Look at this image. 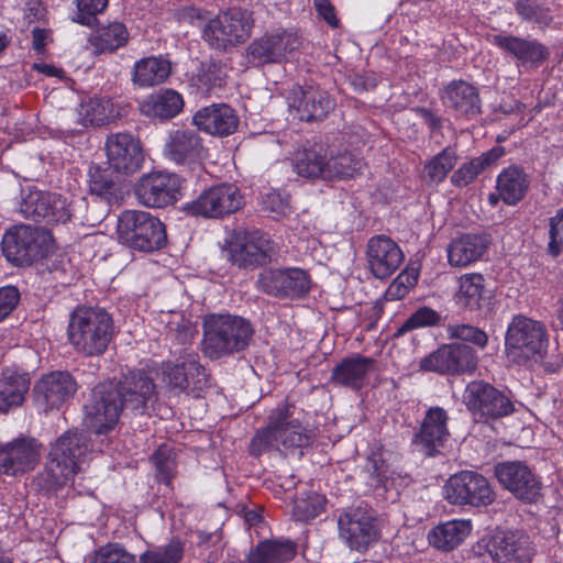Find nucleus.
Segmentation results:
<instances>
[{
    "mask_svg": "<svg viewBox=\"0 0 563 563\" xmlns=\"http://www.w3.org/2000/svg\"><path fill=\"white\" fill-rule=\"evenodd\" d=\"M448 420V413L441 407L428 409L419 430L412 438L411 443L415 450L426 456L438 454L449 437Z\"/></svg>",
    "mask_w": 563,
    "mask_h": 563,
    "instance_id": "cd10ccee",
    "label": "nucleus"
},
{
    "mask_svg": "<svg viewBox=\"0 0 563 563\" xmlns=\"http://www.w3.org/2000/svg\"><path fill=\"white\" fill-rule=\"evenodd\" d=\"M318 14L332 27H336L339 20L336 19L334 7L329 0H313Z\"/></svg>",
    "mask_w": 563,
    "mask_h": 563,
    "instance_id": "69168bd1",
    "label": "nucleus"
},
{
    "mask_svg": "<svg viewBox=\"0 0 563 563\" xmlns=\"http://www.w3.org/2000/svg\"><path fill=\"white\" fill-rule=\"evenodd\" d=\"M31 375L18 366H5L0 372V412L22 406L30 390Z\"/></svg>",
    "mask_w": 563,
    "mask_h": 563,
    "instance_id": "7c9ffc66",
    "label": "nucleus"
},
{
    "mask_svg": "<svg viewBox=\"0 0 563 563\" xmlns=\"http://www.w3.org/2000/svg\"><path fill=\"white\" fill-rule=\"evenodd\" d=\"M53 236L44 228L15 227L3 235L2 252L8 262L18 267L31 266L51 249Z\"/></svg>",
    "mask_w": 563,
    "mask_h": 563,
    "instance_id": "9d476101",
    "label": "nucleus"
},
{
    "mask_svg": "<svg viewBox=\"0 0 563 563\" xmlns=\"http://www.w3.org/2000/svg\"><path fill=\"white\" fill-rule=\"evenodd\" d=\"M464 401L470 411L485 419L504 418L515 411L509 396L484 380L467 384Z\"/></svg>",
    "mask_w": 563,
    "mask_h": 563,
    "instance_id": "dca6fc26",
    "label": "nucleus"
},
{
    "mask_svg": "<svg viewBox=\"0 0 563 563\" xmlns=\"http://www.w3.org/2000/svg\"><path fill=\"white\" fill-rule=\"evenodd\" d=\"M89 563H136V559L122 544L107 543L90 555Z\"/></svg>",
    "mask_w": 563,
    "mask_h": 563,
    "instance_id": "5fc2aeb1",
    "label": "nucleus"
},
{
    "mask_svg": "<svg viewBox=\"0 0 563 563\" xmlns=\"http://www.w3.org/2000/svg\"><path fill=\"white\" fill-rule=\"evenodd\" d=\"M530 180L522 168L511 165L504 168L496 179V189L504 203L516 206L528 192Z\"/></svg>",
    "mask_w": 563,
    "mask_h": 563,
    "instance_id": "58836bf2",
    "label": "nucleus"
},
{
    "mask_svg": "<svg viewBox=\"0 0 563 563\" xmlns=\"http://www.w3.org/2000/svg\"><path fill=\"white\" fill-rule=\"evenodd\" d=\"M201 137L192 130L172 131L164 145V155L176 164L187 165L201 157Z\"/></svg>",
    "mask_w": 563,
    "mask_h": 563,
    "instance_id": "473e14b6",
    "label": "nucleus"
},
{
    "mask_svg": "<svg viewBox=\"0 0 563 563\" xmlns=\"http://www.w3.org/2000/svg\"><path fill=\"white\" fill-rule=\"evenodd\" d=\"M488 244L485 234H463L448 245V262L453 267H466L484 255Z\"/></svg>",
    "mask_w": 563,
    "mask_h": 563,
    "instance_id": "72a5a7b5",
    "label": "nucleus"
},
{
    "mask_svg": "<svg viewBox=\"0 0 563 563\" xmlns=\"http://www.w3.org/2000/svg\"><path fill=\"white\" fill-rule=\"evenodd\" d=\"M222 254L233 266L254 271L273 262L277 255V246L260 230L238 228L225 238Z\"/></svg>",
    "mask_w": 563,
    "mask_h": 563,
    "instance_id": "0eeeda50",
    "label": "nucleus"
},
{
    "mask_svg": "<svg viewBox=\"0 0 563 563\" xmlns=\"http://www.w3.org/2000/svg\"><path fill=\"white\" fill-rule=\"evenodd\" d=\"M297 554V544L289 539H268L252 548L245 563H288Z\"/></svg>",
    "mask_w": 563,
    "mask_h": 563,
    "instance_id": "4c0bfd02",
    "label": "nucleus"
},
{
    "mask_svg": "<svg viewBox=\"0 0 563 563\" xmlns=\"http://www.w3.org/2000/svg\"><path fill=\"white\" fill-rule=\"evenodd\" d=\"M263 209L276 216L285 214L288 210V200L283 198L279 192L272 191L262 199Z\"/></svg>",
    "mask_w": 563,
    "mask_h": 563,
    "instance_id": "e2e57ef3",
    "label": "nucleus"
},
{
    "mask_svg": "<svg viewBox=\"0 0 563 563\" xmlns=\"http://www.w3.org/2000/svg\"><path fill=\"white\" fill-rule=\"evenodd\" d=\"M457 162V155L452 147H445L434 155L424 166V177L433 184L442 183Z\"/></svg>",
    "mask_w": 563,
    "mask_h": 563,
    "instance_id": "09e8293b",
    "label": "nucleus"
},
{
    "mask_svg": "<svg viewBox=\"0 0 563 563\" xmlns=\"http://www.w3.org/2000/svg\"><path fill=\"white\" fill-rule=\"evenodd\" d=\"M42 444L34 438H16L0 445V475L20 476L32 470L41 460Z\"/></svg>",
    "mask_w": 563,
    "mask_h": 563,
    "instance_id": "5701e85b",
    "label": "nucleus"
},
{
    "mask_svg": "<svg viewBox=\"0 0 563 563\" xmlns=\"http://www.w3.org/2000/svg\"><path fill=\"white\" fill-rule=\"evenodd\" d=\"M492 43L522 66L538 68L550 57L549 48L537 38L500 32L493 35Z\"/></svg>",
    "mask_w": 563,
    "mask_h": 563,
    "instance_id": "b1692460",
    "label": "nucleus"
},
{
    "mask_svg": "<svg viewBox=\"0 0 563 563\" xmlns=\"http://www.w3.org/2000/svg\"><path fill=\"white\" fill-rule=\"evenodd\" d=\"M47 31L45 29L35 27L32 31V46L37 54H43L46 45Z\"/></svg>",
    "mask_w": 563,
    "mask_h": 563,
    "instance_id": "338daca9",
    "label": "nucleus"
},
{
    "mask_svg": "<svg viewBox=\"0 0 563 563\" xmlns=\"http://www.w3.org/2000/svg\"><path fill=\"white\" fill-rule=\"evenodd\" d=\"M243 206V197L233 184H220L203 190L186 206L188 214L203 218H222L236 212Z\"/></svg>",
    "mask_w": 563,
    "mask_h": 563,
    "instance_id": "f3484780",
    "label": "nucleus"
},
{
    "mask_svg": "<svg viewBox=\"0 0 563 563\" xmlns=\"http://www.w3.org/2000/svg\"><path fill=\"white\" fill-rule=\"evenodd\" d=\"M84 120L92 125L108 124L124 113V107L109 97H96L82 104Z\"/></svg>",
    "mask_w": 563,
    "mask_h": 563,
    "instance_id": "37998d69",
    "label": "nucleus"
},
{
    "mask_svg": "<svg viewBox=\"0 0 563 563\" xmlns=\"http://www.w3.org/2000/svg\"><path fill=\"white\" fill-rule=\"evenodd\" d=\"M443 106L456 115L472 120L482 113L478 88L465 80H452L441 92Z\"/></svg>",
    "mask_w": 563,
    "mask_h": 563,
    "instance_id": "c756f323",
    "label": "nucleus"
},
{
    "mask_svg": "<svg viewBox=\"0 0 563 563\" xmlns=\"http://www.w3.org/2000/svg\"><path fill=\"white\" fill-rule=\"evenodd\" d=\"M325 498L317 493H307L294 501L292 518L296 521L309 522L324 509Z\"/></svg>",
    "mask_w": 563,
    "mask_h": 563,
    "instance_id": "8fccbe9b",
    "label": "nucleus"
},
{
    "mask_svg": "<svg viewBox=\"0 0 563 563\" xmlns=\"http://www.w3.org/2000/svg\"><path fill=\"white\" fill-rule=\"evenodd\" d=\"M100 451L85 431L67 430L51 444L45 467L34 477L33 484L38 490L55 492L71 482Z\"/></svg>",
    "mask_w": 563,
    "mask_h": 563,
    "instance_id": "f03ea898",
    "label": "nucleus"
},
{
    "mask_svg": "<svg viewBox=\"0 0 563 563\" xmlns=\"http://www.w3.org/2000/svg\"><path fill=\"white\" fill-rule=\"evenodd\" d=\"M112 167L92 165L89 168V190L107 202L117 198L119 185L114 179Z\"/></svg>",
    "mask_w": 563,
    "mask_h": 563,
    "instance_id": "de8ad7c7",
    "label": "nucleus"
},
{
    "mask_svg": "<svg viewBox=\"0 0 563 563\" xmlns=\"http://www.w3.org/2000/svg\"><path fill=\"white\" fill-rule=\"evenodd\" d=\"M366 258L369 272L378 279H386L397 272L405 255L394 240L376 235L367 242Z\"/></svg>",
    "mask_w": 563,
    "mask_h": 563,
    "instance_id": "a878e982",
    "label": "nucleus"
},
{
    "mask_svg": "<svg viewBox=\"0 0 563 563\" xmlns=\"http://www.w3.org/2000/svg\"><path fill=\"white\" fill-rule=\"evenodd\" d=\"M327 151L322 144L313 143L295 153L292 166L296 174L307 179H327Z\"/></svg>",
    "mask_w": 563,
    "mask_h": 563,
    "instance_id": "e433bc0d",
    "label": "nucleus"
},
{
    "mask_svg": "<svg viewBox=\"0 0 563 563\" xmlns=\"http://www.w3.org/2000/svg\"><path fill=\"white\" fill-rule=\"evenodd\" d=\"M472 523L465 519H453L433 527L428 533V542L434 549L450 552L459 547L471 533Z\"/></svg>",
    "mask_w": 563,
    "mask_h": 563,
    "instance_id": "c9c22d12",
    "label": "nucleus"
},
{
    "mask_svg": "<svg viewBox=\"0 0 563 563\" xmlns=\"http://www.w3.org/2000/svg\"><path fill=\"white\" fill-rule=\"evenodd\" d=\"M505 153L506 152L503 146H495L486 153L462 164L451 176L452 185L460 188L470 185L487 167L504 156Z\"/></svg>",
    "mask_w": 563,
    "mask_h": 563,
    "instance_id": "a19ab883",
    "label": "nucleus"
},
{
    "mask_svg": "<svg viewBox=\"0 0 563 563\" xmlns=\"http://www.w3.org/2000/svg\"><path fill=\"white\" fill-rule=\"evenodd\" d=\"M366 163L351 151H331L325 168L327 179H350L361 175Z\"/></svg>",
    "mask_w": 563,
    "mask_h": 563,
    "instance_id": "79ce46f5",
    "label": "nucleus"
},
{
    "mask_svg": "<svg viewBox=\"0 0 563 563\" xmlns=\"http://www.w3.org/2000/svg\"><path fill=\"white\" fill-rule=\"evenodd\" d=\"M374 364L373 358L360 354L346 357L332 369L331 382L358 390L364 386L367 374L374 369Z\"/></svg>",
    "mask_w": 563,
    "mask_h": 563,
    "instance_id": "f704fd0d",
    "label": "nucleus"
},
{
    "mask_svg": "<svg viewBox=\"0 0 563 563\" xmlns=\"http://www.w3.org/2000/svg\"><path fill=\"white\" fill-rule=\"evenodd\" d=\"M413 286L412 282H409V277L400 274L398 275L393 283L388 286L386 290V297L389 300H399L407 296L410 287Z\"/></svg>",
    "mask_w": 563,
    "mask_h": 563,
    "instance_id": "0e129e2a",
    "label": "nucleus"
},
{
    "mask_svg": "<svg viewBox=\"0 0 563 563\" xmlns=\"http://www.w3.org/2000/svg\"><path fill=\"white\" fill-rule=\"evenodd\" d=\"M459 284V290L455 294L456 303L471 310L479 309L485 300L486 291L483 275L464 274L460 277Z\"/></svg>",
    "mask_w": 563,
    "mask_h": 563,
    "instance_id": "a18cd8bd",
    "label": "nucleus"
},
{
    "mask_svg": "<svg viewBox=\"0 0 563 563\" xmlns=\"http://www.w3.org/2000/svg\"><path fill=\"white\" fill-rule=\"evenodd\" d=\"M257 289L278 298H299L310 289V277L301 268H268L258 274Z\"/></svg>",
    "mask_w": 563,
    "mask_h": 563,
    "instance_id": "6ab92c4d",
    "label": "nucleus"
},
{
    "mask_svg": "<svg viewBox=\"0 0 563 563\" xmlns=\"http://www.w3.org/2000/svg\"><path fill=\"white\" fill-rule=\"evenodd\" d=\"M183 180L173 173L156 172L142 176L134 188L139 202L150 208H164L177 200Z\"/></svg>",
    "mask_w": 563,
    "mask_h": 563,
    "instance_id": "aec40b11",
    "label": "nucleus"
},
{
    "mask_svg": "<svg viewBox=\"0 0 563 563\" xmlns=\"http://www.w3.org/2000/svg\"><path fill=\"white\" fill-rule=\"evenodd\" d=\"M478 357L473 347L453 343L443 345L420 362V368L441 374L471 373L477 367Z\"/></svg>",
    "mask_w": 563,
    "mask_h": 563,
    "instance_id": "412c9836",
    "label": "nucleus"
},
{
    "mask_svg": "<svg viewBox=\"0 0 563 563\" xmlns=\"http://www.w3.org/2000/svg\"><path fill=\"white\" fill-rule=\"evenodd\" d=\"M155 388L153 378L144 369L129 372L115 388L98 385L86 406L96 434L101 435L112 430L123 410L144 413L148 404L155 399Z\"/></svg>",
    "mask_w": 563,
    "mask_h": 563,
    "instance_id": "f257e3e1",
    "label": "nucleus"
},
{
    "mask_svg": "<svg viewBox=\"0 0 563 563\" xmlns=\"http://www.w3.org/2000/svg\"><path fill=\"white\" fill-rule=\"evenodd\" d=\"M440 320L441 316L438 311L429 307H421L409 316V318L397 329L395 335L401 336L406 332L416 329L438 325Z\"/></svg>",
    "mask_w": 563,
    "mask_h": 563,
    "instance_id": "13d9d810",
    "label": "nucleus"
},
{
    "mask_svg": "<svg viewBox=\"0 0 563 563\" xmlns=\"http://www.w3.org/2000/svg\"><path fill=\"white\" fill-rule=\"evenodd\" d=\"M298 45V36L292 32L283 30L265 33L247 45L245 58L249 64L256 67L277 64L285 60Z\"/></svg>",
    "mask_w": 563,
    "mask_h": 563,
    "instance_id": "a211bd4d",
    "label": "nucleus"
},
{
    "mask_svg": "<svg viewBox=\"0 0 563 563\" xmlns=\"http://www.w3.org/2000/svg\"><path fill=\"white\" fill-rule=\"evenodd\" d=\"M77 384L68 372L56 371L44 375L34 385V398L44 410L58 409L75 395Z\"/></svg>",
    "mask_w": 563,
    "mask_h": 563,
    "instance_id": "bb28decb",
    "label": "nucleus"
},
{
    "mask_svg": "<svg viewBox=\"0 0 563 563\" xmlns=\"http://www.w3.org/2000/svg\"><path fill=\"white\" fill-rule=\"evenodd\" d=\"M254 26L252 12L242 8L221 11L202 27V40L213 49L227 52L246 42Z\"/></svg>",
    "mask_w": 563,
    "mask_h": 563,
    "instance_id": "1a4fd4ad",
    "label": "nucleus"
},
{
    "mask_svg": "<svg viewBox=\"0 0 563 563\" xmlns=\"http://www.w3.org/2000/svg\"><path fill=\"white\" fill-rule=\"evenodd\" d=\"M549 253L556 257L563 252V208L549 220Z\"/></svg>",
    "mask_w": 563,
    "mask_h": 563,
    "instance_id": "052dcab7",
    "label": "nucleus"
},
{
    "mask_svg": "<svg viewBox=\"0 0 563 563\" xmlns=\"http://www.w3.org/2000/svg\"><path fill=\"white\" fill-rule=\"evenodd\" d=\"M339 538L351 550L366 551L380 538V529L372 510L351 507L338 516Z\"/></svg>",
    "mask_w": 563,
    "mask_h": 563,
    "instance_id": "4468645a",
    "label": "nucleus"
},
{
    "mask_svg": "<svg viewBox=\"0 0 563 563\" xmlns=\"http://www.w3.org/2000/svg\"><path fill=\"white\" fill-rule=\"evenodd\" d=\"M82 205L84 199L69 203L59 194L32 188L23 194L19 210L26 219L57 224L76 218V207L80 208Z\"/></svg>",
    "mask_w": 563,
    "mask_h": 563,
    "instance_id": "9b49d317",
    "label": "nucleus"
},
{
    "mask_svg": "<svg viewBox=\"0 0 563 563\" xmlns=\"http://www.w3.org/2000/svg\"><path fill=\"white\" fill-rule=\"evenodd\" d=\"M129 32L121 22H112L101 26L90 36L89 43L97 53L114 52L126 45Z\"/></svg>",
    "mask_w": 563,
    "mask_h": 563,
    "instance_id": "49530a36",
    "label": "nucleus"
},
{
    "mask_svg": "<svg viewBox=\"0 0 563 563\" xmlns=\"http://www.w3.org/2000/svg\"><path fill=\"white\" fill-rule=\"evenodd\" d=\"M108 0H76L77 11L71 21L80 25L93 27L97 25V16L108 7Z\"/></svg>",
    "mask_w": 563,
    "mask_h": 563,
    "instance_id": "6e6d98bb",
    "label": "nucleus"
},
{
    "mask_svg": "<svg viewBox=\"0 0 563 563\" xmlns=\"http://www.w3.org/2000/svg\"><path fill=\"white\" fill-rule=\"evenodd\" d=\"M21 294L15 286L0 287V322L7 319L18 307Z\"/></svg>",
    "mask_w": 563,
    "mask_h": 563,
    "instance_id": "680f3d73",
    "label": "nucleus"
},
{
    "mask_svg": "<svg viewBox=\"0 0 563 563\" xmlns=\"http://www.w3.org/2000/svg\"><path fill=\"white\" fill-rule=\"evenodd\" d=\"M184 106L183 97L175 90H164L151 96L142 106L145 114L162 120L174 118Z\"/></svg>",
    "mask_w": 563,
    "mask_h": 563,
    "instance_id": "c03bdc74",
    "label": "nucleus"
},
{
    "mask_svg": "<svg viewBox=\"0 0 563 563\" xmlns=\"http://www.w3.org/2000/svg\"><path fill=\"white\" fill-rule=\"evenodd\" d=\"M170 69L169 60L162 56L145 57L134 64L132 81L139 87L156 86L168 78Z\"/></svg>",
    "mask_w": 563,
    "mask_h": 563,
    "instance_id": "ea45409f",
    "label": "nucleus"
},
{
    "mask_svg": "<svg viewBox=\"0 0 563 563\" xmlns=\"http://www.w3.org/2000/svg\"><path fill=\"white\" fill-rule=\"evenodd\" d=\"M106 153L110 167L117 173L132 175L144 162L140 141L130 133H115L106 141Z\"/></svg>",
    "mask_w": 563,
    "mask_h": 563,
    "instance_id": "393cba45",
    "label": "nucleus"
},
{
    "mask_svg": "<svg viewBox=\"0 0 563 563\" xmlns=\"http://www.w3.org/2000/svg\"><path fill=\"white\" fill-rule=\"evenodd\" d=\"M485 541V550L496 563H531L536 544L521 530H496Z\"/></svg>",
    "mask_w": 563,
    "mask_h": 563,
    "instance_id": "2eb2a0df",
    "label": "nucleus"
},
{
    "mask_svg": "<svg viewBox=\"0 0 563 563\" xmlns=\"http://www.w3.org/2000/svg\"><path fill=\"white\" fill-rule=\"evenodd\" d=\"M184 556V544L172 540L168 544L147 550L140 556V563H180Z\"/></svg>",
    "mask_w": 563,
    "mask_h": 563,
    "instance_id": "603ef678",
    "label": "nucleus"
},
{
    "mask_svg": "<svg viewBox=\"0 0 563 563\" xmlns=\"http://www.w3.org/2000/svg\"><path fill=\"white\" fill-rule=\"evenodd\" d=\"M448 334L451 339L472 343L481 350H484L488 344L487 333L472 324H450L448 327Z\"/></svg>",
    "mask_w": 563,
    "mask_h": 563,
    "instance_id": "bf43d9fd",
    "label": "nucleus"
},
{
    "mask_svg": "<svg viewBox=\"0 0 563 563\" xmlns=\"http://www.w3.org/2000/svg\"><path fill=\"white\" fill-rule=\"evenodd\" d=\"M192 123L208 134L228 136L238 129L239 118L230 106L214 103L198 110Z\"/></svg>",
    "mask_w": 563,
    "mask_h": 563,
    "instance_id": "2f4dec72",
    "label": "nucleus"
},
{
    "mask_svg": "<svg viewBox=\"0 0 563 563\" xmlns=\"http://www.w3.org/2000/svg\"><path fill=\"white\" fill-rule=\"evenodd\" d=\"M312 432L302 426L295 405L283 402L271 410L265 427L258 429L250 443V453L260 456L276 449L286 454L298 452L310 445Z\"/></svg>",
    "mask_w": 563,
    "mask_h": 563,
    "instance_id": "7ed1b4c3",
    "label": "nucleus"
},
{
    "mask_svg": "<svg viewBox=\"0 0 563 563\" xmlns=\"http://www.w3.org/2000/svg\"><path fill=\"white\" fill-rule=\"evenodd\" d=\"M225 77L227 73L218 62L202 63L194 76L198 87L206 91L222 87L225 82Z\"/></svg>",
    "mask_w": 563,
    "mask_h": 563,
    "instance_id": "864d4df0",
    "label": "nucleus"
},
{
    "mask_svg": "<svg viewBox=\"0 0 563 563\" xmlns=\"http://www.w3.org/2000/svg\"><path fill=\"white\" fill-rule=\"evenodd\" d=\"M156 374L170 389L178 393L199 396L210 386V376L196 353H185L176 363H162Z\"/></svg>",
    "mask_w": 563,
    "mask_h": 563,
    "instance_id": "ddd939ff",
    "label": "nucleus"
},
{
    "mask_svg": "<svg viewBox=\"0 0 563 563\" xmlns=\"http://www.w3.org/2000/svg\"><path fill=\"white\" fill-rule=\"evenodd\" d=\"M181 16L189 22H194L195 20H202L205 18V12L199 8L186 7L181 11Z\"/></svg>",
    "mask_w": 563,
    "mask_h": 563,
    "instance_id": "774afa93",
    "label": "nucleus"
},
{
    "mask_svg": "<svg viewBox=\"0 0 563 563\" xmlns=\"http://www.w3.org/2000/svg\"><path fill=\"white\" fill-rule=\"evenodd\" d=\"M549 347V333L545 324L523 314H516L505 334L507 362L516 366H531L541 362Z\"/></svg>",
    "mask_w": 563,
    "mask_h": 563,
    "instance_id": "423d86ee",
    "label": "nucleus"
},
{
    "mask_svg": "<svg viewBox=\"0 0 563 563\" xmlns=\"http://www.w3.org/2000/svg\"><path fill=\"white\" fill-rule=\"evenodd\" d=\"M515 10L523 21L540 27H547L553 20L550 8L541 0H518Z\"/></svg>",
    "mask_w": 563,
    "mask_h": 563,
    "instance_id": "3c124183",
    "label": "nucleus"
},
{
    "mask_svg": "<svg viewBox=\"0 0 563 563\" xmlns=\"http://www.w3.org/2000/svg\"><path fill=\"white\" fill-rule=\"evenodd\" d=\"M115 334L113 317L102 307L80 306L69 314L67 339L85 357L101 356Z\"/></svg>",
    "mask_w": 563,
    "mask_h": 563,
    "instance_id": "20e7f679",
    "label": "nucleus"
},
{
    "mask_svg": "<svg viewBox=\"0 0 563 563\" xmlns=\"http://www.w3.org/2000/svg\"><path fill=\"white\" fill-rule=\"evenodd\" d=\"M494 474L499 484L520 500L533 503L540 496L541 483L523 462H499Z\"/></svg>",
    "mask_w": 563,
    "mask_h": 563,
    "instance_id": "4be33fe9",
    "label": "nucleus"
},
{
    "mask_svg": "<svg viewBox=\"0 0 563 563\" xmlns=\"http://www.w3.org/2000/svg\"><path fill=\"white\" fill-rule=\"evenodd\" d=\"M201 349L205 356L219 360L244 351L254 329L249 320L230 313H210L202 320Z\"/></svg>",
    "mask_w": 563,
    "mask_h": 563,
    "instance_id": "39448f33",
    "label": "nucleus"
},
{
    "mask_svg": "<svg viewBox=\"0 0 563 563\" xmlns=\"http://www.w3.org/2000/svg\"><path fill=\"white\" fill-rule=\"evenodd\" d=\"M117 234L122 244L141 252H154L167 243L163 222L141 210L123 211L118 218Z\"/></svg>",
    "mask_w": 563,
    "mask_h": 563,
    "instance_id": "6e6552de",
    "label": "nucleus"
},
{
    "mask_svg": "<svg viewBox=\"0 0 563 563\" xmlns=\"http://www.w3.org/2000/svg\"><path fill=\"white\" fill-rule=\"evenodd\" d=\"M175 452L167 444H162L152 455V462L159 482L168 484L176 468Z\"/></svg>",
    "mask_w": 563,
    "mask_h": 563,
    "instance_id": "4d7b16f0",
    "label": "nucleus"
},
{
    "mask_svg": "<svg viewBox=\"0 0 563 563\" xmlns=\"http://www.w3.org/2000/svg\"><path fill=\"white\" fill-rule=\"evenodd\" d=\"M289 108L301 121L322 120L334 108L327 91L313 86H296L288 97Z\"/></svg>",
    "mask_w": 563,
    "mask_h": 563,
    "instance_id": "c85d7f7f",
    "label": "nucleus"
},
{
    "mask_svg": "<svg viewBox=\"0 0 563 563\" xmlns=\"http://www.w3.org/2000/svg\"><path fill=\"white\" fill-rule=\"evenodd\" d=\"M444 498L455 506L486 507L495 501L490 482L475 471H461L451 475L443 486Z\"/></svg>",
    "mask_w": 563,
    "mask_h": 563,
    "instance_id": "f8f14e48",
    "label": "nucleus"
}]
</instances>
